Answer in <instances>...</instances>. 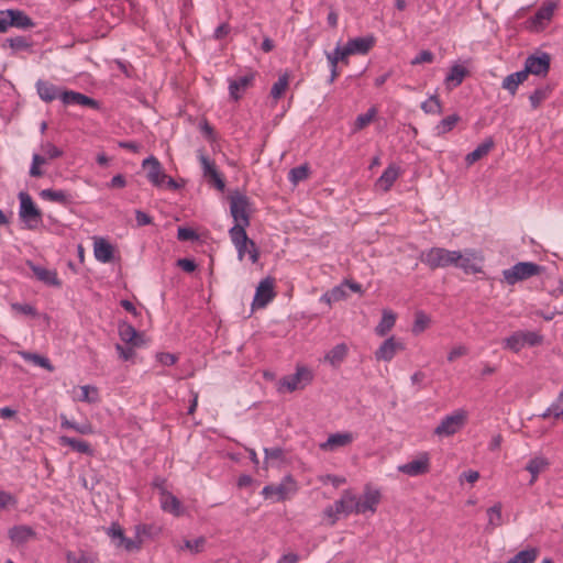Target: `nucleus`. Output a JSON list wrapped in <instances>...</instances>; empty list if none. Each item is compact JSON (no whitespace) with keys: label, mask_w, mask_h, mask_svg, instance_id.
<instances>
[{"label":"nucleus","mask_w":563,"mask_h":563,"mask_svg":"<svg viewBox=\"0 0 563 563\" xmlns=\"http://www.w3.org/2000/svg\"><path fill=\"white\" fill-rule=\"evenodd\" d=\"M461 258L460 251H450L443 247H431L421 253L420 261L431 269L453 266Z\"/></svg>","instance_id":"obj_1"},{"label":"nucleus","mask_w":563,"mask_h":563,"mask_svg":"<svg viewBox=\"0 0 563 563\" xmlns=\"http://www.w3.org/2000/svg\"><path fill=\"white\" fill-rule=\"evenodd\" d=\"M229 235L235 246L239 261H243L247 255L252 264L258 262L260 253L257 246L253 240L249 239L246 231H242V228L230 229Z\"/></svg>","instance_id":"obj_2"},{"label":"nucleus","mask_w":563,"mask_h":563,"mask_svg":"<svg viewBox=\"0 0 563 563\" xmlns=\"http://www.w3.org/2000/svg\"><path fill=\"white\" fill-rule=\"evenodd\" d=\"M543 267L533 262H519L510 268L503 271V277L507 285H515L541 274Z\"/></svg>","instance_id":"obj_3"},{"label":"nucleus","mask_w":563,"mask_h":563,"mask_svg":"<svg viewBox=\"0 0 563 563\" xmlns=\"http://www.w3.org/2000/svg\"><path fill=\"white\" fill-rule=\"evenodd\" d=\"M230 212L234 220L231 229L246 231L250 225V200L245 195L235 194L230 197Z\"/></svg>","instance_id":"obj_4"},{"label":"nucleus","mask_w":563,"mask_h":563,"mask_svg":"<svg viewBox=\"0 0 563 563\" xmlns=\"http://www.w3.org/2000/svg\"><path fill=\"white\" fill-rule=\"evenodd\" d=\"M20 200V209L19 217L26 224L29 229H34L42 221V212L35 206L32 197L25 192L21 191L19 194Z\"/></svg>","instance_id":"obj_5"},{"label":"nucleus","mask_w":563,"mask_h":563,"mask_svg":"<svg viewBox=\"0 0 563 563\" xmlns=\"http://www.w3.org/2000/svg\"><path fill=\"white\" fill-rule=\"evenodd\" d=\"M466 420L467 413L465 410H455L452 415L441 420L440 424L434 429V434L439 437H451L465 426Z\"/></svg>","instance_id":"obj_6"},{"label":"nucleus","mask_w":563,"mask_h":563,"mask_svg":"<svg viewBox=\"0 0 563 563\" xmlns=\"http://www.w3.org/2000/svg\"><path fill=\"white\" fill-rule=\"evenodd\" d=\"M313 375L309 368L298 366L295 374L285 376L280 379L279 389L284 388L287 391L292 393L310 384Z\"/></svg>","instance_id":"obj_7"},{"label":"nucleus","mask_w":563,"mask_h":563,"mask_svg":"<svg viewBox=\"0 0 563 563\" xmlns=\"http://www.w3.org/2000/svg\"><path fill=\"white\" fill-rule=\"evenodd\" d=\"M356 495L351 490H344L341 498L336 500L333 506L325 509L324 514L332 518L339 515H351L356 514Z\"/></svg>","instance_id":"obj_8"},{"label":"nucleus","mask_w":563,"mask_h":563,"mask_svg":"<svg viewBox=\"0 0 563 563\" xmlns=\"http://www.w3.org/2000/svg\"><path fill=\"white\" fill-rule=\"evenodd\" d=\"M550 55L548 53H541L540 55H530L525 60V73L526 78L531 75L544 77L550 70Z\"/></svg>","instance_id":"obj_9"},{"label":"nucleus","mask_w":563,"mask_h":563,"mask_svg":"<svg viewBox=\"0 0 563 563\" xmlns=\"http://www.w3.org/2000/svg\"><path fill=\"white\" fill-rule=\"evenodd\" d=\"M380 501V493L371 486H366L361 496H356V515L374 514Z\"/></svg>","instance_id":"obj_10"},{"label":"nucleus","mask_w":563,"mask_h":563,"mask_svg":"<svg viewBox=\"0 0 563 563\" xmlns=\"http://www.w3.org/2000/svg\"><path fill=\"white\" fill-rule=\"evenodd\" d=\"M148 530H136L134 538H128L124 536V530H108L111 542L118 547L123 548L128 552H134L141 549L142 539L141 532L146 534Z\"/></svg>","instance_id":"obj_11"},{"label":"nucleus","mask_w":563,"mask_h":563,"mask_svg":"<svg viewBox=\"0 0 563 563\" xmlns=\"http://www.w3.org/2000/svg\"><path fill=\"white\" fill-rule=\"evenodd\" d=\"M397 470L411 477L427 474L430 471V456L427 452H422L415 460L399 465Z\"/></svg>","instance_id":"obj_12"},{"label":"nucleus","mask_w":563,"mask_h":563,"mask_svg":"<svg viewBox=\"0 0 563 563\" xmlns=\"http://www.w3.org/2000/svg\"><path fill=\"white\" fill-rule=\"evenodd\" d=\"M198 157L201 164L203 177L208 180V183L212 184L218 190L222 191L225 187V183L221 174L217 169L214 162L211 161L202 152H199Z\"/></svg>","instance_id":"obj_13"},{"label":"nucleus","mask_w":563,"mask_h":563,"mask_svg":"<svg viewBox=\"0 0 563 563\" xmlns=\"http://www.w3.org/2000/svg\"><path fill=\"white\" fill-rule=\"evenodd\" d=\"M558 8V2L545 1L536 12L533 16L529 19L531 27L536 31L543 30L548 23L552 20L554 11Z\"/></svg>","instance_id":"obj_14"},{"label":"nucleus","mask_w":563,"mask_h":563,"mask_svg":"<svg viewBox=\"0 0 563 563\" xmlns=\"http://www.w3.org/2000/svg\"><path fill=\"white\" fill-rule=\"evenodd\" d=\"M143 168L146 170V177L150 183L156 187H161L167 179L159 161L151 155L142 163Z\"/></svg>","instance_id":"obj_15"},{"label":"nucleus","mask_w":563,"mask_h":563,"mask_svg":"<svg viewBox=\"0 0 563 563\" xmlns=\"http://www.w3.org/2000/svg\"><path fill=\"white\" fill-rule=\"evenodd\" d=\"M274 297V279L266 277L260 282L252 306L253 308H264Z\"/></svg>","instance_id":"obj_16"},{"label":"nucleus","mask_w":563,"mask_h":563,"mask_svg":"<svg viewBox=\"0 0 563 563\" xmlns=\"http://www.w3.org/2000/svg\"><path fill=\"white\" fill-rule=\"evenodd\" d=\"M405 349L400 341H397L394 336L385 340L382 345L375 352V358L377 361L390 362L398 351Z\"/></svg>","instance_id":"obj_17"},{"label":"nucleus","mask_w":563,"mask_h":563,"mask_svg":"<svg viewBox=\"0 0 563 563\" xmlns=\"http://www.w3.org/2000/svg\"><path fill=\"white\" fill-rule=\"evenodd\" d=\"M27 266L32 271L33 275L43 284L53 287L62 286V282L58 278L56 271L47 269L43 266L34 264L31 261L27 262Z\"/></svg>","instance_id":"obj_18"},{"label":"nucleus","mask_w":563,"mask_h":563,"mask_svg":"<svg viewBox=\"0 0 563 563\" xmlns=\"http://www.w3.org/2000/svg\"><path fill=\"white\" fill-rule=\"evenodd\" d=\"M62 102L65 106H82L89 107L92 109H98L99 103L93 98H90L81 92L73 91V90H64L62 93Z\"/></svg>","instance_id":"obj_19"},{"label":"nucleus","mask_w":563,"mask_h":563,"mask_svg":"<svg viewBox=\"0 0 563 563\" xmlns=\"http://www.w3.org/2000/svg\"><path fill=\"white\" fill-rule=\"evenodd\" d=\"M353 440L354 435L351 432H336L330 434L327 441L320 443L319 448L322 451H334L351 444Z\"/></svg>","instance_id":"obj_20"},{"label":"nucleus","mask_w":563,"mask_h":563,"mask_svg":"<svg viewBox=\"0 0 563 563\" xmlns=\"http://www.w3.org/2000/svg\"><path fill=\"white\" fill-rule=\"evenodd\" d=\"M2 14L9 15V24L11 27L27 30L35 25L33 20L22 10L7 9L2 10Z\"/></svg>","instance_id":"obj_21"},{"label":"nucleus","mask_w":563,"mask_h":563,"mask_svg":"<svg viewBox=\"0 0 563 563\" xmlns=\"http://www.w3.org/2000/svg\"><path fill=\"white\" fill-rule=\"evenodd\" d=\"M254 74L249 73L244 76H240L236 79H230L229 81V92L232 99L239 100L242 93L252 86L254 81Z\"/></svg>","instance_id":"obj_22"},{"label":"nucleus","mask_w":563,"mask_h":563,"mask_svg":"<svg viewBox=\"0 0 563 563\" xmlns=\"http://www.w3.org/2000/svg\"><path fill=\"white\" fill-rule=\"evenodd\" d=\"M375 38L374 36H365V37H355L351 38L345 47L347 48V52L350 55L360 54L365 55L369 52V49L374 46Z\"/></svg>","instance_id":"obj_23"},{"label":"nucleus","mask_w":563,"mask_h":563,"mask_svg":"<svg viewBox=\"0 0 563 563\" xmlns=\"http://www.w3.org/2000/svg\"><path fill=\"white\" fill-rule=\"evenodd\" d=\"M36 90L40 98L45 102H51L55 99L62 100V93L64 91L60 90L57 86L45 80H38L36 82Z\"/></svg>","instance_id":"obj_24"},{"label":"nucleus","mask_w":563,"mask_h":563,"mask_svg":"<svg viewBox=\"0 0 563 563\" xmlns=\"http://www.w3.org/2000/svg\"><path fill=\"white\" fill-rule=\"evenodd\" d=\"M93 253L97 261L101 263H110L114 256V249L108 241L99 239L95 241Z\"/></svg>","instance_id":"obj_25"},{"label":"nucleus","mask_w":563,"mask_h":563,"mask_svg":"<svg viewBox=\"0 0 563 563\" xmlns=\"http://www.w3.org/2000/svg\"><path fill=\"white\" fill-rule=\"evenodd\" d=\"M40 197L43 200L56 202L62 206H68L73 202L71 195L65 190L43 189L40 192Z\"/></svg>","instance_id":"obj_26"},{"label":"nucleus","mask_w":563,"mask_h":563,"mask_svg":"<svg viewBox=\"0 0 563 563\" xmlns=\"http://www.w3.org/2000/svg\"><path fill=\"white\" fill-rule=\"evenodd\" d=\"M494 145L495 144L492 137H487L486 140H484L483 143H481L474 151L466 155L465 162L467 166L473 165L474 163L486 156L492 151Z\"/></svg>","instance_id":"obj_27"},{"label":"nucleus","mask_w":563,"mask_h":563,"mask_svg":"<svg viewBox=\"0 0 563 563\" xmlns=\"http://www.w3.org/2000/svg\"><path fill=\"white\" fill-rule=\"evenodd\" d=\"M474 252L471 250H465L463 253L461 252V258L455 261L454 267L461 268L466 274H475L481 272V267L473 262Z\"/></svg>","instance_id":"obj_28"},{"label":"nucleus","mask_w":563,"mask_h":563,"mask_svg":"<svg viewBox=\"0 0 563 563\" xmlns=\"http://www.w3.org/2000/svg\"><path fill=\"white\" fill-rule=\"evenodd\" d=\"M553 91V86L550 84L543 85L534 89V91L529 96V101L532 109H538L543 101L550 98Z\"/></svg>","instance_id":"obj_29"},{"label":"nucleus","mask_w":563,"mask_h":563,"mask_svg":"<svg viewBox=\"0 0 563 563\" xmlns=\"http://www.w3.org/2000/svg\"><path fill=\"white\" fill-rule=\"evenodd\" d=\"M59 441H60V444L67 445L71 450H74L78 453H82V454H87V455H92V453H93V450L91 449L90 444L87 441L79 440L76 438L66 437V435L60 437Z\"/></svg>","instance_id":"obj_30"},{"label":"nucleus","mask_w":563,"mask_h":563,"mask_svg":"<svg viewBox=\"0 0 563 563\" xmlns=\"http://www.w3.org/2000/svg\"><path fill=\"white\" fill-rule=\"evenodd\" d=\"M347 355V346L344 343L336 344L324 356V361L331 366L338 367Z\"/></svg>","instance_id":"obj_31"},{"label":"nucleus","mask_w":563,"mask_h":563,"mask_svg":"<svg viewBox=\"0 0 563 563\" xmlns=\"http://www.w3.org/2000/svg\"><path fill=\"white\" fill-rule=\"evenodd\" d=\"M119 335H120V339L125 343H130L133 346L141 345L142 336L135 330V328L132 327L131 324L124 323V324L120 325Z\"/></svg>","instance_id":"obj_32"},{"label":"nucleus","mask_w":563,"mask_h":563,"mask_svg":"<svg viewBox=\"0 0 563 563\" xmlns=\"http://www.w3.org/2000/svg\"><path fill=\"white\" fill-rule=\"evenodd\" d=\"M9 538L15 548H23L25 543L36 538L35 530H9Z\"/></svg>","instance_id":"obj_33"},{"label":"nucleus","mask_w":563,"mask_h":563,"mask_svg":"<svg viewBox=\"0 0 563 563\" xmlns=\"http://www.w3.org/2000/svg\"><path fill=\"white\" fill-rule=\"evenodd\" d=\"M526 80L527 78L522 70L516 71L504 78L501 87L514 96L517 92L519 85Z\"/></svg>","instance_id":"obj_34"},{"label":"nucleus","mask_w":563,"mask_h":563,"mask_svg":"<svg viewBox=\"0 0 563 563\" xmlns=\"http://www.w3.org/2000/svg\"><path fill=\"white\" fill-rule=\"evenodd\" d=\"M467 70L461 65L453 66L445 77L448 88L452 89L460 86L465 78Z\"/></svg>","instance_id":"obj_35"},{"label":"nucleus","mask_w":563,"mask_h":563,"mask_svg":"<svg viewBox=\"0 0 563 563\" xmlns=\"http://www.w3.org/2000/svg\"><path fill=\"white\" fill-rule=\"evenodd\" d=\"M396 314L390 310H384L379 323L375 328V332L379 336L386 335L395 325Z\"/></svg>","instance_id":"obj_36"},{"label":"nucleus","mask_w":563,"mask_h":563,"mask_svg":"<svg viewBox=\"0 0 563 563\" xmlns=\"http://www.w3.org/2000/svg\"><path fill=\"white\" fill-rule=\"evenodd\" d=\"M161 504H162V508L165 511H168L174 515L180 514L181 504H180L179 499L176 496H174L173 494L167 493V492H162Z\"/></svg>","instance_id":"obj_37"},{"label":"nucleus","mask_w":563,"mask_h":563,"mask_svg":"<svg viewBox=\"0 0 563 563\" xmlns=\"http://www.w3.org/2000/svg\"><path fill=\"white\" fill-rule=\"evenodd\" d=\"M398 178V167L394 165H389L382 176L377 180V186H379L385 191L389 190V188L393 186V184Z\"/></svg>","instance_id":"obj_38"},{"label":"nucleus","mask_w":563,"mask_h":563,"mask_svg":"<svg viewBox=\"0 0 563 563\" xmlns=\"http://www.w3.org/2000/svg\"><path fill=\"white\" fill-rule=\"evenodd\" d=\"M549 465V462L547 459L542 456L533 457L529 461V463L526 466V470L531 474V481L530 483H534L538 475L543 472Z\"/></svg>","instance_id":"obj_39"},{"label":"nucleus","mask_w":563,"mask_h":563,"mask_svg":"<svg viewBox=\"0 0 563 563\" xmlns=\"http://www.w3.org/2000/svg\"><path fill=\"white\" fill-rule=\"evenodd\" d=\"M262 494L265 498H271L274 501L284 500L288 497V489L284 485H267L263 488Z\"/></svg>","instance_id":"obj_40"},{"label":"nucleus","mask_w":563,"mask_h":563,"mask_svg":"<svg viewBox=\"0 0 563 563\" xmlns=\"http://www.w3.org/2000/svg\"><path fill=\"white\" fill-rule=\"evenodd\" d=\"M60 420H62V422H60L62 428L73 429L80 434L93 433V428H92L91 423H89V422L77 423L75 421L68 420L65 415H60Z\"/></svg>","instance_id":"obj_41"},{"label":"nucleus","mask_w":563,"mask_h":563,"mask_svg":"<svg viewBox=\"0 0 563 563\" xmlns=\"http://www.w3.org/2000/svg\"><path fill=\"white\" fill-rule=\"evenodd\" d=\"M79 401L96 404L99 401V390L96 386L85 385L80 387Z\"/></svg>","instance_id":"obj_42"},{"label":"nucleus","mask_w":563,"mask_h":563,"mask_svg":"<svg viewBox=\"0 0 563 563\" xmlns=\"http://www.w3.org/2000/svg\"><path fill=\"white\" fill-rule=\"evenodd\" d=\"M376 113L377 110L374 107H372L367 110V112L357 115L354 122L353 132L361 131L365 126H367L374 120Z\"/></svg>","instance_id":"obj_43"},{"label":"nucleus","mask_w":563,"mask_h":563,"mask_svg":"<svg viewBox=\"0 0 563 563\" xmlns=\"http://www.w3.org/2000/svg\"><path fill=\"white\" fill-rule=\"evenodd\" d=\"M460 121V117L457 114H451L446 118L442 119L435 126V132L438 135L445 134L453 130L456 123Z\"/></svg>","instance_id":"obj_44"},{"label":"nucleus","mask_w":563,"mask_h":563,"mask_svg":"<svg viewBox=\"0 0 563 563\" xmlns=\"http://www.w3.org/2000/svg\"><path fill=\"white\" fill-rule=\"evenodd\" d=\"M525 346L522 331L515 332L504 341V347L519 352Z\"/></svg>","instance_id":"obj_45"},{"label":"nucleus","mask_w":563,"mask_h":563,"mask_svg":"<svg viewBox=\"0 0 563 563\" xmlns=\"http://www.w3.org/2000/svg\"><path fill=\"white\" fill-rule=\"evenodd\" d=\"M349 56L347 48L338 44L332 53L327 54V59L330 66H335L339 62H345Z\"/></svg>","instance_id":"obj_46"},{"label":"nucleus","mask_w":563,"mask_h":563,"mask_svg":"<svg viewBox=\"0 0 563 563\" xmlns=\"http://www.w3.org/2000/svg\"><path fill=\"white\" fill-rule=\"evenodd\" d=\"M206 538L199 537L194 540H184V544L179 547L180 550H188L192 554L200 553L205 550Z\"/></svg>","instance_id":"obj_47"},{"label":"nucleus","mask_w":563,"mask_h":563,"mask_svg":"<svg viewBox=\"0 0 563 563\" xmlns=\"http://www.w3.org/2000/svg\"><path fill=\"white\" fill-rule=\"evenodd\" d=\"M538 556L537 549H528L518 552L508 563H533Z\"/></svg>","instance_id":"obj_48"},{"label":"nucleus","mask_w":563,"mask_h":563,"mask_svg":"<svg viewBox=\"0 0 563 563\" xmlns=\"http://www.w3.org/2000/svg\"><path fill=\"white\" fill-rule=\"evenodd\" d=\"M5 44H8L13 51H26L32 47L31 40L25 36L7 38Z\"/></svg>","instance_id":"obj_49"},{"label":"nucleus","mask_w":563,"mask_h":563,"mask_svg":"<svg viewBox=\"0 0 563 563\" xmlns=\"http://www.w3.org/2000/svg\"><path fill=\"white\" fill-rule=\"evenodd\" d=\"M415 317L412 333L420 334L428 328L430 318L423 311H417Z\"/></svg>","instance_id":"obj_50"},{"label":"nucleus","mask_w":563,"mask_h":563,"mask_svg":"<svg viewBox=\"0 0 563 563\" xmlns=\"http://www.w3.org/2000/svg\"><path fill=\"white\" fill-rule=\"evenodd\" d=\"M308 175L309 168L306 165H300L289 170L288 178L294 185H297L299 181L305 180Z\"/></svg>","instance_id":"obj_51"},{"label":"nucleus","mask_w":563,"mask_h":563,"mask_svg":"<svg viewBox=\"0 0 563 563\" xmlns=\"http://www.w3.org/2000/svg\"><path fill=\"white\" fill-rule=\"evenodd\" d=\"M288 87V75H283L278 78V80L273 85L271 89V96L278 100L285 92Z\"/></svg>","instance_id":"obj_52"},{"label":"nucleus","mask_w":563,"mask_h":563,"mask_svg":"<svg viewBox=\"0 0 563 563\" xmlns=\"http://www.w3.org/2000/svg\"><path fill=\"white\" fill-rule=\"evenodd\" d=\"M66 561L67 563H93L91 556L81 550L67 551Z\"/></svg>","instance_id":"obj_53"},{"label":"nucleus","mask_w":563,"mask_h":563,"mask_svg":"<svg viewBox=\"0 0 563 563\" xmlns=\"http://www.w3.org/2000/svg\"><path fill=\"white\" fill-rule=\"evenodd\" d=\"M421 109L426 113H441L442 106L437 96H431L428 100L423 101L421 104Z\"/></svg>","instance_id":"obj_54"},{"label":"nucleus","mask_w":563,"mask_h":563,"mask_svg":"<svg viewBox=\"0 0 563 563\" xmlns=\"http://www.w3.org/2000/svg\"><path fill=\"white\" fill-rule=\"evenodd\" d=\"M46 163V157L40 154H33L32 164L30 167V176L31 177H41L43 176V170L40 168L41 165Z\"/></svg>","instance_id":"obj_55"},{"label":"nucleus","mask_w":563,"mask_h":563,"mask_svg":"<svg viewBox=\"0 0 563 563\" xmlns=\"http://www.w3.org/2000/svg\"><path fill=\"white\" fill-rule=\"evenodd\" d=\"M41 151L43 152V155L42 156H45L46 157V162L48 159H55V158H58L63 155V151L59 150L57 146H55L53 143L51 142H46V143H43L41 145Z\"/></svg>","instance_id":"obj_56"},{"label":"nucleus","mask_w":563,"mask_h":563,"mask_svg":"<svg viewBox=\"0 0 563 563\" xmlns=\"http://www.w3.org/2000/svg\"><path fill=\"white\" fill-rule=\"evenodd\" d=\"M24 358L32 361L35 365L41 366V367L47 369L48 372L54 371V366L52 365L51 361L45 356H42L38 354L26 353V354H24Z\"/></svg>","instance_id":"obj_57"},{"label":"nucleus","mask_w":563,"mask_h":563,"mask_svg":"<svg viewBox=\"0 0 563 563\" xmlns=\"http://www.w3.org/2000/svg\"><path fill=\"white\" fill-rule=\"evenodd\" d=\"M488 522L490 526L498 527L501 522V507L495 505L487 510Z\"/></svg>","instance_id":"obj_58"},{"label":"nucleus","mask_w":563,"mask_h":563,"mask_svg":"<svg viewBox=\"0 0 563 563\" xmlns=\"http://www.w3.org/2000/svg\"><path fill=\"white\" fill-rule=\"evenodd\" d=\"M13 311L25 316L35 317L37 314L36 309L30 303L14 302L11 305Z\"/></svg>","instance_id":"obj_59"},{"label":"nucleus","mask_w":563,"mask_h":563,"mask_svg":"<svg viewBox=\"0 0 563 563\" xmlns=\"http://www.w3.org/2000/svg\"><path fill=\"white\" fill-rule=\"evenodd\" d=\"M265 461H283L284 459V451L282 448L275 446V448H265Z\"/></svg>","instance_id":"obj_60"},{"label":"nucleus","mask_w":563,"mask_h":563,"mask_svg":"<svg viewBox=\"0 0 563 563\" xmlns=\"http://www.w3.org/2000/svg\"><path fill=\"white\" fill-rule=\"evenodd\" d=\"M177 239L179 241H194L198 239V234L191 228L179 227L177 230Z\"/></svg>","instance_id":"obj_61"},{"label":"nucleus","mask_w":563,"mask_h":563,"mask_svg":"<svg viewBox=\"0 0 563 563\" xmlns=\"http://www.w3.org/2000/svg\"><path fill=\"white\" fill-rule=\"evenodd\" d=\"M330 300H334V302H338L340 300H343L347 297V292L345 290L344 285L335 286L329 291Z\"/></svg>","instance_id":"obj_62"},{"label":"nucleus","mask_w":563,"mask_h":563,"mask_svg":"<svg viewBox=\"0 0 563 563\" xmlns=\"http://www.w3.org/2000/svg\"><path fill=\"white\" fill-rule=\"evenodd\" d=\"M156 360L164 366H172L178 361V356L173 353H158Z\"/></svg>","instance_id":"obj_63"},{"label":"nucleus","mask_w":563,"mask_h":563,"mask_svg":"<svg viewBox=\"0 0 563 563\" xmlns=\"http://www.w3.org/2000/svg\"><path fill=\"white\" fill-rule=\"evenodd\" d=\"M551 410L553 412L554 418L563 417V390L560 393L559 397L552 402Z\"/></svg>","instance_id":"obj_64"}]
</instances>
